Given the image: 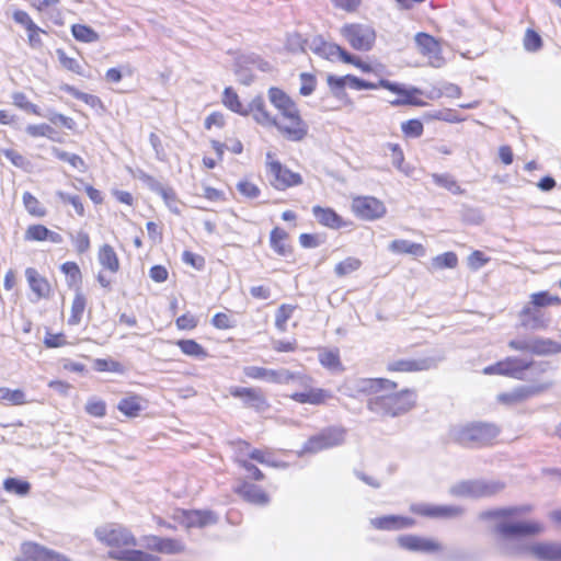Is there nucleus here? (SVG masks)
<instances>
[{
  "mask_svg": "<svg viewBox=\"0 0 561 561\" xmlns=\"http://www.w3.org/2000/svg\"><path fill=\"white\" fill-rule=\"evenodd\" d=\"M410 511L417 516L433 519L451 518L461 513V510L456 506L433 505L426 503L412 504Z\"/></svg>",
  "mask_w": 561,
  "mask_h": 561,
  "instance_id": "nucleus-19",
  "label": "nucleus"
},
{
  "mask_svg": "<svg viewBox=\"0 0 561 561\" xmlns=\"http://www.w3.org/2000/svg\"><path fill=\"white\" fill-rule=\"evenodd\" d=\"M216 515L208 510H188L185 528H203L215 524Z\"/></svg>",
  "mask_w": 561,
  "mask_h": 561,
  "instance_id": "nucleus-31",
  "label": "nucleus"
},
{
  "mask_svg": "<svg viewBox=\"0 0 561 561\" xmlns=\"http://www.w3.org/2000/svg\"><path fill=\"white\" fill-rule=\"evenodd\" d=\"M27 403V396L23 389H10L7 387H0V404L24 405Z\"/></svg>",
  "mask_w": 561,
  "mask_h": 561,
  "instance_id": "nucleus-38",
  "label": "nucleus"
},
{
  "mask_svg": "<svg viewBox=\"0 0 561 561\" xmlns=\"http://www.w3.org/2000/svg\"><path fill=\"white\" fill-rule=\"evenodd\" d=\"M561 352V344L550 340L536 337L530 341L529 353L533 355H552Z\"/></svg>",
  "mask_w": 561,
  "mask_h": 561,
  "instance_id": "nucleus-34",
  "label": "nucleus"
},
{
  "mask_svg": "<svg viewBox=\"0 0 561 561\" xmlns=\"http://www.w3.org/2000/svg\"><path fill=\"white\" fill-rule=\"evenodd\" d=\"M24 238L26 241H50L53 243L62 242V237L58 232L50 231L43 225H31L26 228Z\"/></svg>",
  "mask_w": 561,
  "mask_h": 561,
  "instance_id": "nucleus-28",
  "label": "nucleus"
},
{
  "mask_svg": "<svg viewBox=\"0 0 561 561\" xmlns=\"http://www.w3.org/2000/svg\"><path fill=\"white\" fill-rule=\"evenodd\" d=\"M24 273L27 285L37 299L48 300L54 296V284L35 267H27Z\"/></svg>",
  "mask_w": 561,
  "mask_h": 561,
  "instance_id": "nucleus-13",
  "label": "nucleus"
},
{
  "mask_svg": "<svg viewBox=\"0 0 561 561\" xmlns=\"http://www.w3.org/2000/svg\"><path fill=\"white\" fill-rule=\"evenodd\" d=\"M144 539L149 551L161 554H179L185 551L184 542L176 538L147 535Z\"/></svg>",
  "mask_w": 561,
  "mask_h": 561,
  "instance_id": "nucleus-16",
  "label": "nucleus"
},
{
  "mask_svg": "<svg viewBox=\"0 0 561 561\" xmlns=\"http://www.w3.org/2000/svg\"><path fill=\"white\" fill-rule=\"evenodd\" d=\"M402 133L408 137L417 138L423 134L424 127L419 119H409L401 125Z\"/></svg>",
  "mask_w": 561,
  "mask_h": 561,
  "instance_id": "nucleus-59",
  "label": "nucleus"
},
{
  "mask_svg": "<svg viewBox=\"0 0 561 561\" xmlns=\"http://www.w3.org/2000/svg\"><path fill=\"white\" fill-rule=\"evenodd\" d=\"M421 91L416 88L407 89V92L402 94V100H396L392 103V105H415V106H422L425 103L419 100L415 95L420 94Z\"/></svg>",
  "mask_w": 561,
  "mask_h": 561,
  "instance_id": "nucleus-61",
  "label": "nucleus"
},
{
  "mask_svg": "<svg viewBox=\"0 0 561 561\" xmlns=\"http://www.w3.org/2000/svg\"><path fill=\"white\" fill-rule=\"evenodd\" d=\"M432 180L436 185L449 191L453 194L461 193L460 186L458 185V183L456 182L454 176L448 173H444V174L434 173V174H432Z\"/></svg>",
  "mask_w": 561,
  "mask_h": 561,
  "instance_id": "nucleus-52",
  "label": "nucleus"
},
{
  "mask_svg": "<svg viewBox=\"0 0 561 561\" xmlns=\"http://www.w3.org/2000/svg\"><path fill=\"white\" fill-rule=\"evenodd\" d=\"M386 148L390 151V158H391L392 165L394 168H397L399 171L408 174V170L403 165L404 156H403V151L400 148V146L397 144L389 142L386 145Z\"/></svg>",
  "mask_w": 561,
  "mask_h": 561,
  "instance_id": "nucleus-56",
  "label": "nucleus"
},
{
  "mask_svg": "<svg viewBox=\"0 0 561 561\" xmlns=\"http://www.w3.org/2000/svg\"><path fill=\"white\" fill-rule=\"evenodd\" d=\"M273 458L274 454L268 448H252L243 459H249V461L253 460L261 465L276 466Z\"/></svg>",
  "mask_w": 561,
  "mask_h": 561,
  "instance_id": "nucleus-51",
  "label": "nucleus"
},
{
  "mask_svg": "<svg viewBox=\"0 0 561 561\" xmlns=\"http://www.w3.org/2000/svg\"><path fill=\"white\" fill-rule=\"evenodd\" d=\"M519 318L524 325L546 327L542 312L529 301L520 310Z\"/></svg>",
  "mask_w": 561,
  "mask_h": 561,
  "instance_id": "nucleus-39",
  "label": "nucleus"
},
{
  "mask_svg": "<svg viewBox=\"0 0 561 561\" xmlns=\"http://www.w3.org/2000/svg\"><path fill=\"white\" fill-rule=\"evenodd\" d=\"M234 492L245 502L263 506L270 502L268 493L260 485L250 482L247 479L240 481Z\"/></svg>",
  "mask_w": 561,
  "mask_h": 561,
  "instance_id": "nucleus-21",
  "label": "nucleus"
},
{
  "mask_svg": "<svg viewBox=\"0 0 561 561\" xmlns=\"http://www.w3.org/2000/svg\"><path fill=\"white\" fill-rule=\"evenodd\" d=\"M273 154L268 152L266 158L267 172L271 184L277 190H285L290 186L299 185L302 183V178L299 173L293 172L288 168L280 164L278 161L272 160Z\"/></svg>",
  "mask_w": 561,
  "mask_h": 561,
  "instance_id": "nucleus-9",
  "label": "nucleus"
},
{
  "mask_svg": "<svg viewBox=\"0 0 561 561\" xmlns=\"http://www.w3.org/2000/svg\"><path fill=\"white\" fill-rule=\"evenodd\" d=\"M531 554L540 561H561V542L541 541L529 548Z\"/></svg>",
  "mask_w": 561,
  "mask_h": 561,
  "instance_id": "nucleus-24",
  "label": "nucleus"
},
{
  "mask_svg": "<svg viewBox=\"0 0 561 561\" xmlns=\"http://www.w3.org/2000/svg\"><path fill=\"white\" fill-rule=\"evenodd\" d=\"M93 368L98 373H113L122 375L126 371L125 366L121 362L111 357L94 359Z\"/></svg>",
  "mask_w": 561,
  "mask_h": 561,
  "instance_id": "nucleus-42",
  "label": "nucleus"
},
{
  "mask_svg": "<svg viewBox=\"0 0 561 561\" xmlns=\"http://www.w3.org/2000/svg\"><path fill=\"white\" fill-rule=\"evenodd\" d=\"M210 323L217 330H230L237 325V321L230 310L215 313Z\"/></svg>",
  "mask_w": 561,
  "mask_h": 561,
  "instance_id": "nucleus-47",
  "label": "nucleus"
},
{
  "mask_svg": "<svg viewBox=\"0 0 561 561\" xmlns=\"http://www.w3.org/2000/svg\"><path fill=\"white\" fill-rule=\"evenodd\" d=\"M531 505L511 506L482 513L483 519L495 523V531L504 538L533 537L545 530L543 524L530 517Z\"/></svg>",
  "mask_w": 561,
  "mask_h": 561,
  "instance_id": "nucleus-2",
  "label": "nucleus"
},
{
  "mask_svg": "<svg viewBox=\"0 0 561 561\" xmlns=\"http://www.w3.org/2000/svg\"><path fill=\"white\" fill-rule=\"evenodd\" d=\"M198 318L192 312H185L175 319V327L179 331H193L198 325Z\"/></svg>",
  "mask_w": 561,
  "mask_h": 561,
  "instance_id": "nucleus-57",
  "label": "nucleus"
},
{
  "mask_svg": "<svg viewBox=\"0 0 561 561\" xmlns=\"http://www.w3.org/2000/svg\"><path fill=\"white\" fill-rule=\"evenodd\" d=\"M529 302L541 311V309L547 307L561 306V297L552 295L547 290H541L531 294L529 296Z\"/></svg>",
  "mask_w": 561,
  "mask_h": 561,
  "instance_id": "nucleus-40",
  "label": "nucleus"
},
{
  "mask_svg": "<svg viewBox=\"0 0 561 561\" xmlns=\"http://www.w3.org/2000/svg\"><path fill=\"white\" fill-rule=\"evenodd\" d=\"M348 78L350 75L343 77L328 75L327 82L333 95H335L336 98H341L345 87H348Z\"/></svg>",
  "mask_w": 561,
  "mask_h": 561,
  "instance_id": "nucleus-55",
  "label": "nucleus"
},
{
  "mask_svg": "<svg viewBox=\"0 0 561 561\" xmlns=\"http://www.w3.org/2000/svg\"><path fill=\"white\" fill-rule=\"evenodd\" d=\"M138 179L149 188L161 194L164 199H168L169 195L167 190L154 178L140 171L138 174Z\"/></svg>",
  "mask_w": 561,
  "mask_h": 561,
  "instance_id": "nucleus-63",
  "label": "nucleus"
},
{
  "mask_svg": "<svg viewBox=\"0 0 561 561\" xmlns=\"http://www.w3.org/2000/svg\"><path fill=\"white\" fill-rule=\"evenodd\" d=\"M267 95L270 102L279 112L278 119L295 118L297 114H300L297 104L283 90L272 87L268 89Z\"/></svg>",
  "mask_w": 561,
  "mask_h": 561,
  "instance_id": "nucleus-17",
  "label": "nucleus"
},
{
  "mask_svg": "<svg viewBox=\"0 0 561 561\" xmlns=\"http://www.w3.org/2000/svg\"><path fill=\"white\" fill-rule=\"evenodd\" d=\"M183 355L196 359H206L209 357L208 351L194 339H181L175 342Z\"/></svg>",
  "mask_w": 561,
  "mask_h": 561,
  "instance_id": "nucleus-32",
  "label": "nucleus"
},
{
  "mask_svg": "<svg viewBox=\"0 0 561 561\" xmlns=\"http://www.w3.org/2000/svg\"><path fill=\"white\" fill-rule=\"evenodd\" d=\"M362 264L358 257L348 256L334 266V273L339 277H345L358 271Z\"/></svg>",
  "mask_w": 561,
  "mask_h": 561,
  "instance_id": "nucleus-44",
  "label": "nucleus"
},
{
  "mask_svg": "<svg viewBox=\"0 0 561 561\" xmlns=\"http://www.w3.org/2000/svg\"><path fill=\"white\" fill-rule=\"evenodd\" d=\"M53 154L67 163H69L75 170H78L80 172H84L87 169V165L81 157L75 153H70L67 151H64L59 148H53Z\"/></svg>",
  "mask_w": 561,
  "mask_h": 561,
  "instance_id": "nucleus-48",
  "label": "nucleus"
},
{
  "mask_svg": "<svg viewBox=\"0 0 561 561\" xmlns=\"http://www.w3.org/2000/svg\"><path fill=\"white\" fill-rule=\"evenodd\" d=\"M249 114H252L253 119L263 127H273L276 124L277 117L273 116L267 110L262 96H255L247 106Z\"/></svg>",
  "mask_w": 561,
  "mask_h": 561,
  "instance_id": "nucleus-26",
  "label": "nucleus"
},
{
  "mask_svg": "<svg viewBox=\"0 0 561 561\" xmlns=\"http://www.w3.org/2000/svg\"><path fill=\"white\" fill-rule=\"evenodd\" d=\"M352 210H385L382 203L371 196H359L353 199Z\"/></svg>",
  "mask_w": 561,
  "mask_h": 561,
  "instance_id": "nucleus-46",
  "label": "nucleus"
},
{
  "mask_svg": "<svg viewBox=\"0 0 561 561\" xmlns=\"http://www.w3.org/2000/svg\"><path fill=\"white\" fill-rule=\"evenodd\" d=\"M389 248L398 254H411L414 256H423L425 254V249L421 243H413L407 240H393Z\"/></svg>",
  "mask_w": 561,
  "mask_h": 561,
  "instance_id": "nucleus-41",
  "label": "nucleus"
},
{
  "mask_svg": "<svg viewBox=\"0 0 561 561\" xmlns=\"http://www.w3.org/2000/svg\"><path fill=\"white\" fill-rule=\"evenodd\" d=\"M71 32L73 37L82 43H94L99 41V34L92 27L84 24H73Z\"/></svg>",
  "mask_w": 561,
  "mask_h": 561,
  "instance_id": "nucleus-49",
  "label": "nucleus"
},
{
  "mask_svg": "<svg viewBox=\"0 0 561 561\" xmlns=\"http://www.w3.org/2000/svg\"><path fill=\"white\" fill-rule=\"evenodd\" d=\"M500 431L495 425L486 423H471L461 427L457 433V442L465 447L486 446L492 444Z\"/></svg>",
  "mask_w": 561,
  "mask_h": 561,
  "instance_id": "nucleus-4",
  "label": "nucleus"
},
{
  "mask_svg": "<svg viewBox=\"0 0 561 561\" xmlns=\"http://www.w3.org/2000/svg\"><path fill=\"white\" fill-rule=\"evenodd\" d=\"M319 363L327 369L335 373L344 370L339 348H322L318 356Z\"/></svg>",
  "mask_w": 561,
  "mask_h": 561,
  "instance_id": "nucleus-33",
  "label": "nucleus"
},
{
  "mask_svg": "<svg viewBox=\"0 0 561 561\" xmlns=\"http://www.w3.org/2000/svg\"><path fill=\"white\" fill-rule=\"evenodd\" d=\"M85 412L94 417H103L106 414V403L101 399L89 400L85 404Z\"/></svg>",
  "mask_w": 561,
  "mask_h": 561,
  "instance_id": "nucleus-60",
  "label": "nucleus"
},
{
  "mask_svg": "<svg viewBox=\"0 0 561 561\" xmlns=\"http://www.w3.org/2000/svg\"><path fill=\"white\" fill-rule=\"evenodd\" d=\"M433 364L434 360L430 357L394 359L387 364L386 370L388 373L411 374L427 370Z\"/></svg>",
  "mask_w": 561,
  "mask_h": 561,
  "instance_id": "nucleus-20",
  "label": "nucleus"
},
{
  "mask_svg": "<svg viewBox=\"0 0 561 561\" xmlns=\"http://www.w3.org/2000/svg\"><path fill=\"white\" fill-rule=\"evenodd\" d=\"M3 488L9 493L16 494L19 496H25L30 493L31 484L25 480L7 478L3 481Z\"/></svg>",
  "mask_w": 561,
  "mask_h": 561,
  "instance_id": "nucleus-50",
  "label": "nucleus"
},
{
  "mask_svg": "<svg viewBox=\"0 0 561 561\" xmlns=\"http://www.w3.org/2000/svg\"><path fill=\"white\" fill-rule=\"evenodd\" d=\"M415 43L420 51L428 57L431 66L438 68L443 65V58L439 55V44L433 36L417 33L415 35Z\"/></svg>",
  "mask_w": 561,
  "mask_h": 561,
  "instance_id": "nucleus-22",
  "label": "nucleus"
},
{
  "mask_svg": "<svg viewBox=\"0 0 561 561\" xmlns=\"http://www.w3.org/2000/svg\"><path fill=\"white\" fill-rule=\"evenodd\" d=\"M96 539L108 549L111 558L118 561H161V558L136 549L138 539L128 527L110 524L95 530Z\"/></svg>",
  "mask_w": 561,
  "mask_h": 561,
  "instance_id": "nucleus-3",
  "label": "nucleus"
},
{
  "mask_svg": "<svg viewBox=\"0 0 561 561\" xmlns=\"http://www.w3.org/2000/svg\"><path fill=\"white\" fill-rule=\"evenodd\" d=\"M76 343L71 342L64 331L53 332L50 329H45L43 345L47 350L64 348L73 346Z\"/></svg>",
  "mask_w": 561,
  "mask_h": 561,
  "instance_id": "nucleus-37",
  "label": "nucleus"
},
{
  "mask_svg": "<svg viewBox=\"0 0 561 561\" xmlns=\"http://www.w3.org/2000/svg\"><path fill=\"white\" fill-rule=\"evenodd\" d=\"M356 392L368 397L367 410L380 420L401 416L416 405L415 390H398V383L389 378H362L357 382Z\"/></svg>",
  "mask_w": 561,
  "mask_h": 561,
  "instance_id": "nucleus-1",
  "label": "nucleus"
},
{
  "mask_svg": "<svg viewBox=\"0 0 561 561\" xmlns=\"http://www.w3.org/2000/svg\"><path fill=\"white\" fill-rule=\"evenodd\" d=\"M229 391L233 398L241 399L245 407L251 408L257 412H262L270 408L265 396L257 388L231 387Z\"/></svg>",
  "mask_w": 561,
  "mask_h": 561,
  "instance_id": "nucleus-14",
  "label": "nucleus"
},
{
  "mask_svg": "<svg viewBox=\"0 0 561 561\" xmlns=\"http://www.w3.org/2000/svg\"><path fill=\"white\" fill-rule=\"evenodd\" d=\"M549 382H539L533 386H519L512 391L502 392L496 397L499 403L513 407L526 401L531 396L542 392L549 387Z\"/></svg>",
  "mask_w": 561,
  "mask_h": 561,
  "instance_id": "nucleus-12",
  "label": "nucleus"
},
{
  "mask_svg": "<svg viewBox=\"0 0 561 561\" xmlns=\"http://www.w3.org/2000/svg\"><path fill=\"white\" fill-rule=\"evenodd\" d=\"M371 524L380 530H399L414 526L415 520L407 516L389 515L376 517L371 520Z\"/></svg>",
  "mask_w": 561,
  "mask_h": 561,
  "instance_id": "nucleus-27",
  "label": "nucleus"
},
{
  "mask_svg": "<svg viewBox=\"0 0 561 561\" xmlns=\"http://www.w3.org/2000/svg\"><path fill=\"white\" fill-rule=\"evenodd\" d=\"M533 360H526L516 356H507L484 367L482 373L488 376H504L523 380L525 378V373L533 367Z\"/></svg>",
  "mask_w": 561,
  "mask_h": 561,
  "instance_id": "nucleus-5",
  "label": "nucleus"
},
{
  "mask_svg": "<svg viewBox=\"0 0 561 561\" xmlns=\"http://www.w3.org/2000/svg\"><path fill=\"white\" fill-rule=\"evenodd\" d=\"M21 556L14 561H71L67 556L35 541H24L20 547Z\"/></svg>",
  "mask_w": 561,
  "mask_h": 561,
  "instance_id": "nucleus-10",
  "label": "nucleus"
},
{
  "mask_svg": "<svg viewBox=\"0 0 561 561\" xmlns=\"http://www.w3.org/2000/svg\"><path fill=\"white\" fill-rule=\"evenodd\" d=\"M60 271L66 277L67 286L80 290L82 273L79 265L73 261H67L60 265Z\"/></svg>",
  "mask_w": 561,
  "mask_h": 561,
  "instance_id": "nucleus-36",
  "label": "nucleus"
},
{
  "mask_svg": "<svg viewBox=\"0 0 561 561\" xmlns=\"http://www.w3.org/2000/svg\"><path fill=\"white\" fill-rule=\"evenodd\" d=\"M318 221L331 229H340L345 227L347 222L339 216L337 213H316Z\"/></svg>",
  "mask_w": 561,
  "mask_h": 561,
  "instance_id": "nucleus-53",
  "label": "nucleus"
},
{
  "mask_svg": "<svg viewBox=\"0 0 561 561\" xmlns=\"http://www.w3.org/2000/svg\"><path fill=\"white\" fill-rule=\"evenodd\" d=\"M297 309V305L283 304L275 313V328L279 332L287 331V321L293 317Z\"/></svg>",
  "mask_w": 561,
  "mask_h": 561,
  "instance_id": "nucleus-43",
  "label": "nucleus"
},
{
  "mask_svg": "<svg viewBox=\"0 0 561 561\" xmlns=\"http://www.w3.org/2000/svg\"><path fill=\"white\" fill-rule=\"evenodd\" d=\"M273 127L277 128L286 139L291 141L302 140L308 133V126L300 114H297L295 118H277Z\"/></svg>",
  "mask_w": 561,
  "mask_h": 561,
  "instance_id": "nucleus-18",
  "label": "nucleus"
},
{
  "mask_svg": "<svg viewBox=\"0 0 561 561\" xmlns=\"http://www.w3.org/2000/svg\"><path fill=\"white\" fill-rule=\"evenodd\" d=\"M237 190L241 195L248 198H256L260 195L259 187L248 180L240 181L237 184Z\"/></svg>",
  "mask_w": 561,
  "mask_h": 561,
  "instance_id": "nucleus-64",
  "label": "nucleus"
},
{
  "mask_svg": "<svg viewBox=\"0 0 561 561\" xmlns=\"http://www.w3.org/2000/svg\"><path fill=\"white\" fill-rule=\"evenodd\" d=\"M332 392L323 388L311 387L306 391H297L289 398L300 404L321 405L332 398Z\"/></svg>",
  "mask_w": 561,
  "mask_h": 561,
  "instance_id": "nucleus-23",
  "label": "nucleus"
},
{
  "mask_svg": "<svg viewBox=\"0 0 561 561\" xmlns=\"http://www.w3.org/2000/svg\"><path fill=\"white\" fill-rule=\"evenodd\" d=\"M397 542L400 548L411 552L434 553L442 549L438 541L417 535H402Z\"/></svg>",
  "mask_w": 561,
  "mask_h": 561,
  "instance_id": "nucleus-15",
  "label": "nucleus"
},
{
  "mask_svg": "<svg viewBox=\"0 0 561 561\" xmlns=\"http://www.w3.org/2000/svg\"><path fill=\"white\" fill-rule=\"evenodd\" d=\"M88 307V298L81 290H77L70 306V313L67 320L68 325L76 327L82 322Z\"/></svg>",
  "mask_w": 561,
  "mask_h": 561,
  "instance_id": "nucleus-30",
  "label": "nucleus"
},
{
  "mask_svg": "<svg viewBox=\"0 0 561 561\" xmlns=\"http://www.w3.org/2000/svg\"><path fill=\"white\" fill-rule=\"evenodd\" d=\"M146 400L139 394H128L123 398L118 404L117 410L127 417H137L144 409Z\"/></svg>",
  "mask_w": 561,
  "mask_h": 561,
  "instance_id": "nucleus-29",
  "label": "nucleus"
},
{
  "mask_svg": "<svg viewBox=\"0 0 561 561\" xmlns=\"http://www.w3.org/2000/svg\"><path fill=\"white\" fill-rule=\"evenodd\" d=\"M222 102L232 112L238 113L240 115H244V116L249 115V111H248L247 106L242 105V103L239 100L238 94L231 88L225 89Z\"/></svg>",
  "mask_w": 561,
  "mask_h": 561,
  "instance_id": "nucleus-45",
  "label": "nucleus"
},
{
  "mask_svg": "<svg viewBox=\"0 0 561 561\" xmlns=\"http://www.w3.org/2000/svg\"><path fill=\"white\" fill-rule=\"evenodd\" d=\"M98 261L102 270L96 275V280L103 288H110L112 282L108 274H116L121 270V260L111 244H102L98 250Z\"/></svg>",
  "mask_w": 561,
  "mask_h": 561,
  "instance_id": "nucleus-8",
  "label": "nucleus"
},
{
  "mask_svg": "<svg viewBox=\"0 0 561 561\" xmlns=\"http://www.w3.org/2000/svg\"><path fill=\"white\" fill-rule=\"evenodd\" d=\"M71 241L78 254H83L91 248L90 237L84 231H78L75 236L71 237Z\"/></svg>",
  "mask_w": 561,
  "mask_h": 561,
  "instance_id": "nucleus-58",
  "label": "nucleus"
},
{
  "mask_svg": "<svg viewBox=\"0 0 561 561\" xmlns=\"http://www.w3.org/2000/svg\"><path fill=\"white\" fill-rule=\"evenodd\" d=\"M306 44L309 48L308 50L329 60H334L336 54L341 53L339 45L325 42L322 36L314 35L307 37Z\"/></svg>",
  "mask_w": 561,
  "mask_h": 561,
  "instance_id": "nucleus-25",
  "label": "nucleus"
},
{
  "mask_svg": "<svg viewBox=\"0 0 561 561\" xmlns=\"http://www.w3.org/2000/svg\"><path fill=\"white\" fill-rule=\"evenodd\" d=\"M345 439V430L339 427H330L320 434L308 439L306 450L318 453L323 449L332 448L341 445Z\"/></svg>",
  "mask_w": 561,
  "mask_h": 561,
  "instance_id": "nucleus-11",
  "label": "nucleus"
},
{
  "mask_svg": "<svg viewBox=\"0 0 561 561\" xmlns=\"http://www.w3.org/2000/svg\"><path fill=\"white\" fill-rule=\"evenodd\" d=\"M542 41L540 35L528 28L524 36V47L527 51H537L541 47Z\"/></svg>",
  "mask_w": 561,
  "mask_h": 561,
  "instance_id": "nucleus-62",
  "label": "nucleus"
},
{
  "mask_svg": "<svg viewBox=\"0 0 561 561\" xmlns=\"http://www.w3.org/2000/svg\"><path fill=\"white\" fill-rule=\"evenodd\" d=\"M243 374L247 378L252 380H267L274 383L288 382L295 379H300L306 382H311L312 380L308 375H297L289 370L280 371L260 366H247L243 368Z\"/></svg>",
  "mask_w": 561,
  "mask_h": 561,
  "instance_id": "nucleus-6",
  "label": "nucleus"
},
{
  "mask_svg": "<svg viewBox=\"0 0 561 561\" xmlns=\"http://www.w3.org/2000/svg\"><path fill=\"white\" fill-rule=\"evenodd\" d=\"M432 264L436 270L455 268L458 264V257L454 252H445L435 256Z\"/></svg>",
  "mask_w": 561,
  "mask_h": 561,
  "instance_id": "nucleus-54",
  "label": "nucleus"
},
{
  "mask_svg": "<svg viewBox=\"0 0 561 561\" xmlns=\"http://www.w3.org/2000/svg\"><path fill=\"white\" fill-rule=\"evenodd\" d=\"M270 242L272 249L282 256H286L291 253L293 248L288 243V233L282 228H274L271 231Z\"/></svg>",
  "mask_w": 561,
  "mask_h": 561,
  "instance_id": "nucleus-35",
  "label": "nucleus"
},
{
  "mask_svg": "<svg viewBox=\"0 0 561 561\" xmlns=\"http://www.w3.org/2000/svg\"><path fill=\"white\" fill-rule=\"evenodd\" d=\"M341 34L356 50H369L376 39L375 30L365 24H346L342 27Z\"/></svg>",
  "mask_w": 561,
  "mask_h": 561,
  "instance_id": "nucleus-7",
  "label": "nucleus"
}]
</instances>
